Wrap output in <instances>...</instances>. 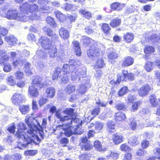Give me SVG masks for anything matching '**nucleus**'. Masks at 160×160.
I'll list each match as a JSON object with an SVG mask.
<instances>
[{
  "mask_svg": "<svg viewBox=\"0 0 160 160\" xmlns=\"http://www.w3.org/2000/svg\"><path fill=\"white\" fill-rule=\"evenodd\" d=\"M19 109L22 114H25L29 112L30 108L29 105H22L19 107Z\"/></svg>",
  "mask_w": 160,
  "mask_h": 160,
  "instance_id": "cd10ccee",
  "label": "nucleus"
},
{
  "mask_svg": "<svg viewBox=\"0 0 160 160\" xmlns=\"http://www.w3.org/2000/svg\"><path fill=\"white\" fill-rule=\"evenodd\" d=\"M118 57V54L115 52H112V53H110L108 56V58L109 60L111 62H112V61H111V60H112L116 59Z\"/></svg>",
  "mask_w": 160,
  "mask_h": 160,
  "instance_id": "6e6d98bb",
  "label": "nucleus"
},
{
  "mask_svg": "<svg viewBox=\"0 0 160 160\" xmlns=\"http://www.w3.org/2000/svg\"><path fill=\"white\" fill-rule=\"evenodd\" d=\"M154 154L156 158L160 159V148H155L154 150Z\"/></svg>",
  "mask_w": 160,
  "mask_h": 160,
  "instance_id": "774afa93",
  "label": "nucleus"
},
{
  "mask_svg": "<svg viewBox=\"0 0 160 160\" xmlns=\"http://www.w3.org/2000/svg\"><path fill=\"white\" fill-rule=\"evenodd\" d=\"M74 134L80 135L82 134L84 132L83 129L80 128H74Z\"/></svg>",
  "mask_w": 160,
  "mask_h": 160,
  "instance_id": "e2e57ef3",
  "label": "nucleus"
},
{
  "mask_svg": "<svg viewBox=\"0 0 160 160\" xmlns=\"http://www.w3.org/2000/svg\"><path fill=\"white\" fill-rule=\"evenodd\" d=\"M37 153V151L36 150H27L25 152V154L26 155L34 156Z\"/></svg>",
  "mask_w": 160,
  "mask_h": 160,
  "instance_id": "bf43d9fd",
  "label": "nucleus"
},
{
  "mask_svg": "<svg viewBox=\"0 0 160 160\" xmlns=\"http://www.w3.org/2000/svg\"><path fill=\"white\" fill-rule=\"evenodd\" d=\"M86 69L84 68L83 70L81 69L77 70L75 69L71 72V77L72 80L74 81L78 78L79 80L84 83L80 85L78 90L79 93L83 94L86 92L88 85L89 82V79L86 77Z\"/></svg>",
  "mask_w": 160,
  "mask_h": 160,
  "instance_id": "f03ea898",
  "label": "nucleus"
},
{
  "mask_svg": "<svg viewBox=\"0 0 160 160\" xmlns=\"http://www.w3.org/2000/svg\"><path fill=\"white\" fill-rule=\"evenodd\" d=\"M121 20L119 18H116L111 21L110 23V26L114 28H116L121 24Z\"/></svg>",
  "mask_w": 160,
  "mask_h": 160,
  "instance_id": "a878e982",
  "label": "nucleus"
},
{
  "mask_svg": "<svg viewBox=\"0 0 160 160\" xmlns=\"http://www.w3.org/2000/svg\"><path fill=\"white\" fill-rule=\"evenodd\" d=\"M38 6L36 5L32 4H29L27 2L24 3L20 6L21 12L25 14L30 12L32 14L31 16L35 20H38L40 18V13L38 10Z\"/></svg>",
  "mask_w": 160,
  "mask_h": 160,
  "instance_id": "7ed1b4c3",
  "label": "nucleus"
},
{
  "mask_svg": "<svg viewBox=\"0 0 160 160\" xmlns=\"http://www.w3.org/2000/svg\"><path fill=\"white\" fill-rule=\"evenodd\" d=\"M100 52V51L98 45L96 44H94L91 45L89 49L87 51V53L89 57L94 59L99 56Z\"/></svg>",
  "mask_w": 160,
  "mask_h": 160,
  "instance_id": "20e7f679",
  "label": "nucleus"
},
{
  "mask_svg": "<svg viewBox=\"0 0 160 160\" xmlns=\"http://www.w3.org/2000/svg\"><path fill=\"white\" fill-rule=\"evenodd\" d=\"M9 59V57L7 52L4 50H0V59L2 61H7Z\"/></svg>",
  "mask_w": 160,
  "mask_h": 160,
  "instance_id": "a211bd4d",
  "label": "nucleus"
},
{
  "mask_svg": "<svg viewBox=\"0 0 160 160\" xmlns=\"http://www.w3.org/2000/svg\"><path fill=\"white\" fill-rule=\"evenodd\" d=\"M57 18L60 22H63L66 18V16L58 11L55 12Z\"/></svg>",
  "mask_w": 160,
  "mask_h": 160,
  "instance_id": "b1692460",
  "label": "nucleus"
},
{
  "mask_svg": "<svg viewBox=\"0 0 160 160\" xmlns=\"http://www.w3.org/2000/svg\"><path fill=\"white\" fill-rule=\"evenodd\" d=\"M55 115L58 118H59L61 121H64L68 119L67 116H62L58 111H56Z\"/></svg>",
  "mask_w": 160,
  "mask_h": 160,
  "instance_id": "ea45409f",
  "label": "nucleus"
},
{
  "mask_svg": "<svg viewBox=\"0 0 160 160\" xmlns=\"http://www.w3.org/2000/svg\"><path fill=\"white\" fill-rule=\"evenodd\" d=\"M144 52L147 54H150L153 53L154 51V48L151 46H147L144 49Z\"/></svg>",
  "mask_w": 160,
  "mask_h": 160,
  "instance_id": "de8ad7c7",
  "label": "nucleus"
},
{
  "mask_svg": "<svg viewBox=\"0 0 160 160\" xmlns=\"http://www.w3.org/2000/svg\"><path fill=\"white\" fill-rule=\"evenodd\" d=\"M124 38L128 42H129L133 39V34L131 33H127L124 36Z\"/></svg>",
  "mask_w": 160,
  "mask_h": 160,
  "instance_id": "4c0bfd02",
  "label": "nucleus"
},
{
  "mask_svg": "<svg viewBox=\"0 0 160 160\" xmlns=\"http://www.w3.org/2000/svg\"><path fill=\"white\" fill-rule=\"evenodd\" d=\"M62 70V69L59 67H58L55 69L53 75L52 76L53 80H55L56 79L58 80L60 79V76H61V73Z\"/></svg>",
  "mask_w": 160,
  "mask_h": 160,
  "instance_id": "412c9836",
  "label": "nucleus"
},
{
  "mask_svg": "<svg viewBox=\"0 0 160 160\" xmlns=\"http://www.w3.org/2000/svg\"><path fill=\"white\" fill-rule=\"evenodd\" d=\"M49 0H41V13H48L49 12V8L46 5Z\"/></svg>",
  "mask_w": 160,
  "mask_h": 160,
  "instance_id": "1a4fd4ad",
  "label": "nucleus"
},
{
  "mask_svg": "<svg viewBox=\"0 0 160 160\" xmlns=\"http://www.w3.org/2000/svg\"><path fill=\"white\" fill-rule=\"evenodd\" d=\"M45 93L47 97L52 98L55 95V89L53 87L48 88L46 90Z\"/></svg>",
  "mask_w": 160,
  "mask_h": 160,
  "instance_id": "f3484780",
  "label": "nucleus"
},
{
  "mask_svg": "<svg viewBox=\"0 0 160 160\" xmlns=\"http://www.w3.org/2000/svg\"><path fill=\"white\" fill-rule=\"evenodd\" d=\"M126 116L123 112H119L115 114V119L118 121H121L125 119Z\"/></svg>",
  "mask_w": 160,
  "mask_h": 160,
  "instance_id": "c756f323",
  "label": "nucleus"
},
{
  "mask_svg": "<svg viewBox=\"0 0 160 160\" xmlns=\"http://www.w3.org/2000/svg\"><path fill=\"white\" fill-rule=\"evenodd\" d=\"M12 102L16 105H18L23 102L24 100V96L21 94L16 93L11 98Z\"/></svg>",
  "mask_w": 160,
  "mask_h": 160,
  "instance_id": "423d86ee",
  "label": "nucleus"
},
{
  "mask_svg": "<svg viewBox=\"0 0 160 160\" xmlns=\"http://www.w3.org/2000/svg\"><path fill=\"white\" fill-rule=\"evenodd\" d=\"M79 13L82 16V17L89 20L92 17L91 13L85 9H81L79 10Z\"/></svg>",
  "mask_w": 160,
  "mask_h": 160,
  "instance_id": "4468645a",
  "label": "nucleus"
},
{
  "mask_svg": "<svg viewBox=\"0 0 160 160\" xmlns=\"http://www.w3.org/2000/svg\"><path fill=\"white\" fill-rule=\"evenodd\" d=\"M92 147V144H91V142L88 141L87 142L84 144V145L82 146V149L85 150H91Z\"/></svg>",
  "mask_w": 160,
  "mask_h": 160,
  "instance_id": "37998d69",
  "label": "nucleus"
},
{
  "mask_svg": "<svg viewBox=\"0 0 160 160\" xmlns=\"http://www.w3.org/2000/svg\"><path fill=\"white\" fill-rule=\"evenodd\" d=\"M24 60L20 58L19 59L16 60L14 62H13L12 63L13 65L15 68L18 66V64L22 65L24 61Z\"/></svg>",
  "mask_w": 160,
  "mask_h": 160,
  "instance_id": "4d7b16f0",
  "label": "nucleus"
},
{
  "mask_svg": "<svg viewBox=\"0 0 160 160\" xmlns=\"http://www.w3.org/2000/svg\"><path fill=\"white\" fill-rule=\"evenodd\" d=\"M85 32L87 34H91L94 32V29L90 26H87L85 28Z\"/></svg>",
  "mask_w": 160,
  "mask_h": 160,
  "instance_id": "13d9d810",
  "label": "nucleus"
},
{
  "mask_svg": "<svg viewBox=\"0 0 160 160\" xmlns=\"http://www.w3.org/2000/svg\"><path fill=\"white\" fill-rule=\"evenodd\" d=\"M140 104V102H135L132 105L130 109L132 112L136 111L138 108V106Z\"/></svg>",
  "mask_w": 160,
  "mask_h": 160,
  "instance_id": "a18cd8bd",
  "label": "nucleus"
},
{
  "mask_svg": "<svg viewBox=\"0 0 160 160\" xmlns=\"http://www.w3.org/2000/svg\"><path fill=\"white\" fill-rule=\"evenodd\" d=\"M128 90L127 87H123L119 91L118 95L119 96H122L127 93L128 92Z\"/></svg>",
  "mask_w": 160,
  "mask_h": 160,
  "instance_id": "79ce46f5",
  "label": "nucleus"
},
{
  "mask_svg": "<svg viewBox=\"0 0 160 160\" xmlns=\"http://www.w3.org/2000/svg\"><path fill=\"white\" fill-rule=\"evenodd\" d=\"M72 43L77 55H81V51L78 42L77 41H74Z\"/></svg>",
  "mask_w": 160,
  "mask_h": 160,
  "instance_id": "4be33fe9",
  "label": "nucleus"
},
{
  "mask_svg": "<svg viewBox=\"0 0 160 160\" xmlns=\"http://www.w3.org/2000/svg\"><path fill=\"white\" fill-rule=\"evenodd\" d=\"M63 84H66L68 81V78L67 74H64L62 78H60Z\"/></svg>",
  "mask_w": 160,
  "mask_h": 160,
  "instance_id": "69168bd1",
  "label": "nucleus"
},
{
  "mask_svg": "<svg viewBox=\"0 0 160 160\" xmlns=\"http://www.w3.org/2000/svg\"><path fill=\"white\" fill-rule=\"evenodd\" d=\"M130 128L133 130H134L136 127L137 123L136 121L132 118L130 119Z\"/></svg>",
  "mask_w": 160,
  "mask_h": 160,
  "instance_id": "09e8293b",
  "label": "nucleus"
},
{
  "mask_svg": "<svg viewBox=\"0 0 160 160\" xmlns=\"http://www.w3.org/2000/svg\"><path fill=\"white\" fill-rule=\"evenodd\" d=\"M123 139L122 136L118 134H114L113 136V142L116 144L121 143Z\"/></svg>",
  "mask_w": 160,
  "mask_h": 160,
  "instance_id": "6ab92c4d",
  "label": "nucleus"
},
{
  "mask_svg": "<svg viewBox=\"0 0 160 160\" xmlns=\"http://www.w3.org/2000/svg\"><path fill=\"white\" fill-rule=\"evenodd\" d=\"M59 34L64 39H67L69 37V32L63 28H62L60 29Z\"/></svg>",
  "mask_w": 160,
  "mask_h": 160,
  "instance_id": "dca6fc26",
  "label": "nucleus"
},
{
  "mask_svg": "<svg viewBox=\"0 0 160 160\" xmlns=\"http://www.w3.org/2000/svg\"><path fill=\"white\" fill-rule=\"evenodd\" d=\"M122 74H123L122 76L118 75L117 81L118 84L120 83L121 81H125L128 74V71L127 70H123Z\"/></svg>",
  "mask_w": 160,
  "mask_h": 160,
  "instance_id": "bb28decb",
  "label": "nucleus"
},
{
  "mask_svg": "<svg viewBox=\"0 0 160 160\" xmlns=\"http://www.w3.org/2000/svg\"><path fill=\"white\" fill-rule=\"evenodd\" d=\"M116 108L118 110H122L123 111H125L127 109V107L124 105L123 103L119 102H117L116 105Z\"/></svg>",
  "mask_w": 160,
  "mask_h": 160,
  "instance_id": "7c9ffc66",
  "label": "nucleus"
},
{
  "mask_svg": "<svg viewBox=\"0 0 160 160\" xmlns=\"http://www.w3.org/2000/svg\"><path fill=\"white\" fill-rule=\"evenodd\" d=\"M100 108H96L91 111V114L94 116L98 115L100 112Z\"/></svg>",
  "mask_w": 160,
  "mask_h": 160,
  "instance_id": "338daca9",
  "label": "nucleus"
},
{
  "mask_svg": "<svg viewBox=\"0 0 160 160\" xmlns=\"http://www.w3.org/2000/svg\"><path fill=\"white\" fill-rule=\"evenodd\" d=\"M28 19L31 20H34V18L32 17V16H31V15L29 17H28L22 13H20L18 14L17 19V20L23 22L27 21Z\"/></svg>",
  "mask_w": 160,
  "mask_h": 160,
  "instance_id": "ddd939ff",
  "label": "nucleus"
},
{
  "mask_svg": "<svg viewBox=\"0 0 160 160\" xmlns=\"http://www.w3.org/2000/svg\"><path fill=\"white\" fill-rule=\"evenodd\" d=\"M102 29L105 33L108 34L110 30V28L108 24L103 23L102 26Z\"/></svg>",
  "mask_w": 160,
  "mask_h": 160,
  "instance_id": "49530a36",
  "label": "nucleus"
},
{
  "mask_svg": "<svg viewBox=\"0 0 160 160\" xmlns=\"http://www.w3.org/2000/svg\"><path fill=\"white\" fill-rule=\"evenodd\" d=\"M112 9L117 11H120L122 9V6L118 2H115L112 3L111 5Z\"/></svg>",
  "mask_w": 160,
  "mask_h": 160,
  "instance_id": "f704fd0d",
  "label": "nucleus"
},
{
  "mask_svg": "<svg viewBox=\"0 0 160 160\" xmlns=\"http://www.w3.org/2000/svg\"><path fill=\"white\" fill-rule=\"evenodd\" d=\"M150 102L151 106L153 107H156L158 104V102L154 95H152L150 97Z\"/></svg>",
  "mask_w": 160,
  "mask_h": 160,
  "instance_id": "5701e85b",
  "label": "nucleus"
},
{
  "mask_svg": "<svg viewBox=\"0 0 160 160\" xmlns=\"http://www.w3.org/2000/svg\"><path fill=\"white\" fill-rule=\"evenodd\" d=\"M50 40L47 38H44L42 41V46L45 49H49L52 47Z\"/></svg>",
  "mask_w": 160,
  "mask_h": 160,
  "instance_id": "f8f14e48",
  "label": "nucleus"
},
{
  "mask_svg": "<svg viewBox=\"0 0 160 160\" xmlns=\"http://www.w3.org/2000/svg\"><path fill=\"white\" fill-rule=\"evenodd\" d=\"M153 63L151 62H148L145 64L144 68L148 72H150L152 70V65Z\"/></svg>",
  "mask_w": 160,
  "mask_h": 160,
  "instance_id": "603ef678",
  "label": "nucleus"
},
{
  "mask_svg": "<svg viewBox=\"0 0 160 160\" xmlns=\"http://www.w3.org/2000/svg\"><path fill=\"white\" fill-rule=\"evenodd\" d=\"M134 62L133 59L130 57H127L121 62V65L123 67H127L132 65Z\"/></svg>",
  "mask_w": 160,
  "mask_h": 160,
  "instance_id": "6e6552de",
  "label": "nucleus"
},
{
  "mask_svg": "<svg viewBox=\"0 0 160 160\" xmlns=\"http://www.w3.org/2000/svg\"><path fill=\"white\" fill-rule=\"evenodd\" d=\"M39 78L38 77H36L33 80L32 84V86H34L37 88H39L40 87V83L39 81Z\"/></svg>",
  "mask_w": 160,
  "mask_h": 160,
  "instance_id": "864d4df0",
  "label": "nucleus"
},
{
  "mask_svg": "<svg viewBox=\"0 0 160 160\" xmlns=\"http://www.w3.org/2000/svg\"><path fill=\"white\" fill-rule=\"evenodd\" d=\"M38 88L34 86H30L29 87V92L31 96L36 97L39 94V92L38 91Z\"/></svg>",
  "mask_w": 160,
  "mask_h": 160,
  "instance_id": "2eb2a0df",
  "label": "nucleus"
},
{
  "mask_svg": "<svg viewBox=\"0 0 160 160\" xmlns=\"http://www.w3.org/2000/svg\"><path fill=\"white\" fill-rule=\"evenodd\" d=\"M61 8L66 11H72L73 10L72 9L73 6L67 3H65L62 5L61 6Z\"/></svg>",
  "mask_w": 160,
  "mask_h": 160,
  "instance_id": "e433bc0d",
  "label": "nucleus"
},
{
  "mask_svg": "<svg viewBox=\"0 0 160 160\" xmlns=\"http://www.w3.org/2000/svg\"><path fill=\"white\" fill-rule=\"evenodd\" d=\"M18 15V11L15 9H10L8 10L7 12H2V16L3 17L6 18H7L10 19H17Z\"/></svg>",
  "mask_w": 160,
  "mask_h": 160,
  "instance_id": "39448f33",
  "label": "nucleus"
},
{
  "mask_svg": "<svg viewBox=\"0 0 160 160\" xmlns=\"http://www.w3.org/2000/svg\"><path fill=\"white\" fill-rule=\"evenodd\" d=\"M67 120L68 121V122L67 123L68 124H69V123H70V124L71 126V124L73 123H78L77 125H75V126H76V127H77V126H78V124L79 123V122H79V119L77 118H75L72 119V118H69L68 117V119H67Z\"/></svg>",
  "mask_w": 160,
  "mask_h": 160,
  "instance_id": "a19ab883",
  "label": "nucleus"
},
{
  "mask_svg": "<svg viewBox=\"0 0 160 160\" xmlns=\"http://www.w3.org/2000/svg\"><path fill=\"white\" fill-rule=\"evenodd\" d=\"M47 22L53 27H56L57 24L56 23L54 19L51 17H48L46 19Z\"/></svg>",
  "mask_w": 160,
  "mask_h": 160,
  "instance_id": "473e14b6",
  "label": "nucleus"
},
{
  "mask_svg": "<svg viewBox=\"0 0 160 160\" xmlns=\"http://www.w3.org/2000/svg\"><path fill=\"white\" fill-rule=\"evenodd\" d=\"M39 118V117L33 118L32 117H26L25 122L29 128L27 131L28 134H25V132H24L26 129L25 125L22 123H20L19 124V128L16 135L19 138H23L24 142L23 143H18L17 147L18 148L22 149L27 147L28 144L32 142L37 144L39 143V138L36 134L37 131L39 133L40 130L38 129L37 126L35 123H37L38 125L40 126Z\"/></svg>",
  "mask_w": 160,
  "mask_h": 160,
  "instance_id": "f257e3e1",
  "label": "nucleus"
},
{
  "mask_svg": "<svg viewBox=\"0 0 160 160\" xmlns=\"http://www.w3.org/2000/svg\"><path fill=\"white\" fill-rule=\"evenodd\" d=\"M82 42L84 43L88 44L90 43H92V45H93L94 44H96L95 42L93 41L92 39L83 36L82 39Z\"/></svg>",
  "mask_w": 160,
  "mask_h": 160,
  "instance_id": "c9c22d12",
  "label": "nucleus"
},
{
  "mask_svg": "<svg viewBox=\"0 0 160 160\" xmlns=\"http://www.w3.org/2000/svg\"><path fill=\"white\" fill-rule=\"evenodd\" d=\"M48 54L49 56L51 58H54L57 54V49L56 47H52L48 49Z\"/></svg>",
  "mask_w": 160,
  "mask_h": 160,
  "instance_id": "393cba45",
  "label": "nucleus"
},
{
  "mask_svg": "<svg viewBox=\"0 0 160 160\" xmlns=\"http://www.w3.org/2000/svg\"><path fill=\"white\" fill-rule=\"evenodd\" d=\"M8 84L11 86H14L16 84V82L12 76H8L7 78Z\"/></svg>",
  "mask_w": 160,
  "mask_h": 160,
  "instance_id": "58836bf2",
  "label": "nucleus"
},
{
  "mask_svg": "<svg viewBox=\"0 0 160 160\" xmlns=\"http://www.w3.org/2000/svg\"><path fill=\"white\" fill-rule=\"evenodd\" d=\"M105 64L103 59L99 58L96 61L95 67L96 68H102L105 66Z\"/></svg>",
  "mask_w": 160,
  "mask_h": 160,
  "instance_id": "c85d7f7f",
  "label": "nucleus"
},
{
  "mask_svg": "<svg viewBox=\"0 0 160 160\" xmlns=\"http://www.w3.org/2000/svg\"><path fill=\"white\" fill-rule=\"evenodd\" d=\"M42 29L45 33L49 36H51L53 34L52 30L47 26L44 27Z\"/></svg>",
  "mask_w": 160,
  "mask_h": 160,
  "instance_id": "c03bdc74",
  "label": "nucleus"
},
{
  "mask_svg": "<svg viewBox=\"0 0 160 160\" xmlns=\"http://www.w3.org/2000/svg\"><path fill=\"white\" fill-rule=\"evenodd\" d=\"M107 130L110 132L112 133L115 131L116 127L115 123L112 121H110L107 123Z\"/></svg>",
  "mask_w": 160,
  "mask_h": 160,
  "instance_id": "aec40b11",
  "label": "nucleus"
},
{
  "mask_svg": "<svg viewBox=\"0 0 160 160\" xmlns=\"http://www.w3.org/2000/svg\"><path fill=\"white\" fill-rule=\"evenodd\" d=\"M75 90V86L71 84L67 85L65 88L66 92L69 94L74 92Z\"/></svg>",
  "mask_w": 160,
  "mask_h": 160,
  "instance_id": "72a5a7b5",
  "label": "nucleus"
},
{
  "mask_svg": "<svg viewBox=\"0 0 160 160\" xmlns=\"http://www.w3.org/2000/svg\"><path fill=\"white\" fill-rule=\"evenodd\" d=\"M69 62L71 66L72 65L76 68L78 67L81 64L80 61L77 59H70Z\"/></svg>",
  "mask_w": 160,
  "mask_h": 160,
  "instance_id": "2f4dec72",
  "label": "nucleus"
},
{
  "mask_svg": "<svg viewBox=\"0 0 160 160\" xmlns=\"http://www.w3.org/2000/svg\"><path fill=\"white\" fill-rule=\"evenodd\" d=\"M120 148L122 151L124 152L129 151L131 150L130 148L125 144H122L120 146Z\"/></svg>",
  "mask_w": 160,
  "mask_h": 160,
  "instance_id": "052dcab7",
  "label": "nucleus"
},
{
  "mask_svg": "<svg viewBox=\"0 0 160 160\" xmlns=\"http://www.w3.org/2000/svg\"><path fill=\"white\" fill-rule=\"evenodd\" d=\"M65 126L66 128L63 130L65 135L69 137L72 134H74L73 128L70 125V123H69V124L67 123Z\"/></svg>",
  "mask_w": 160,
  "mask_h": 160,
  "instance_id": "9b49d317",
  "label": "nucleus"
},
{
  "mask_svg": "<svg viewBox=\"0 0 160 160\" xmlns=\"http://www.w3.org/2000/svg\"><path fill=\"white\" fill-rule=\"evenodd\" d=\"M29 65L30 64L28 63H27L25 65V72L28 75H30L32 74L31 69H30Z\"/></svg>",
  "mask_w": 160,
  "mask_h": 160,
  "instance_id": "680f3d73",
  "label": "nucleus"
},
{
  "mask_svg": "<svg viewBox=\"0 0 160 160\" xmlns=\"http://www.w3.org/2000/svg\"><path fill=\"white\" fill-rule=\"evenodd\" d=\"M14 76L16 79L21 80L23 77V73L20 71H17L15 72Z\"/></svg>",
  "mask_w": 160,
  "mask_h": 160,
  "instance_id": "3c124183",
  "label": "nucleus"
},
{
  "mask_svg": "<svg viewBox=\"0 0 160 160\" xmlns=\"http://www.w3.org/2000/svg\"><path fill=\"white\" fill-rule=\"evenodd\" d=\"M5 40L8 43L10 47L15 45L17 41V38L12 35L5 37Z\"/></svg>",
  "mask_w": 160,
  "mask_h": 160,
  "instance_id": "9d476101",
  "label": "nucleus"
},
{
  "mask_svg": "<svg viewBox=\"0 0 160 160\" xmlns=\"http://www.w3.org/2000/svg\"><path fill=\"white\" fill-rule=\"evenodd\" d=\"M150 87L148 85H145L141 88L138 91V93L139 95L142 96H146L149 92L150 90Z\"/></svg>",
  "mask_w": 160,
  "mask_h": 160,
  "instance_id": "0eeeda50",
  "label": "nucleus"
},
{
  "mask_svg": "<svg viewBox=\"0 0 160 160\" xmlns=\"http://www.w3.org/2000/svg\"><path fill=\"white\" fill-rule=\"evenodd\" d=\"M94 146L95 148L97 149V150L99 151L104 150L102 149L100 142L98 141H96L94 142Z\"/></svg>",
  "mask_w": 160,
  "mask_h": 160,
  "instance_id": "8fccbe9b",
  "label": "nucleus"
},
{
  "mask_svg": "<svg viewBox=\"0 0 160 160\" xmlns=\"http://www.w3.org/2000/svg\"><path fill=\"white\" fill-rule=\"evenodd\" d=\"M69 142L68 139L65 137L62 138L60 140V143L63 147L66 146Z\"/></svg>",
  "mask_w": 160,
  "mask_h": 160,
  "instance_id": "5fc2aeb1",
  "label": "nucleus"
},
{
  "mask_svg": "<svg viewBox=\"0 0 160 160\" xmlns=\"http://www.w3.org/2000/svg\"><path fill=\"white\" fill-rule=\"evenodd\" d=\"M94 125L95 129L98 130L101 129L103 126V124L98 121L96 122Z\"/></svg>",
  "mask_w": 160,
  "mask_h": 160,
  "instance_id": "0e129e2a",
  "label": "nucleus"
}]
</instances>
